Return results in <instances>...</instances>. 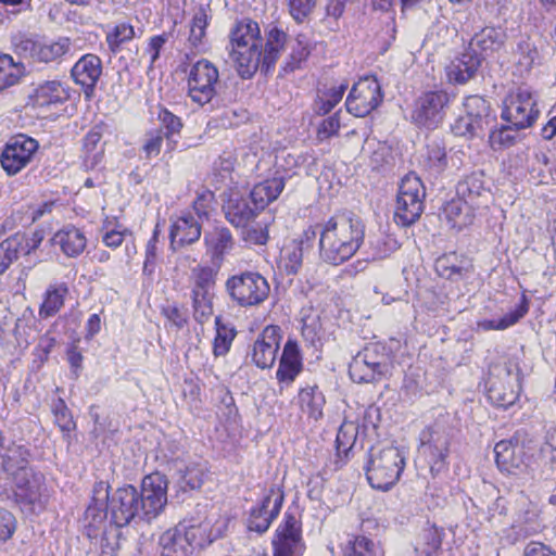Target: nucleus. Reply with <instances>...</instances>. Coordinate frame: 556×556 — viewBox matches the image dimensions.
I'll use <instances>...</instances> for the list:
<instances>
[{"label": "nucleus", "mask_w": 556, "mask_h": 556, "mask_svg": "<svg viewBox=\"0 0 556 556\" xmlns=\"http://www.w3.org/2000/svg\"><path fill=\"white\" fill-rule=\"evenodd\" d=\"M169 223V250L173 252L191 245L201 238V222L191 213L172 216Z\"/></svg>", "instance_id": "nucleus-19"}, {"label": "nucleus", "mask_w": 556, "mask_h": 556, "mask_svg": "<svg viewBox=\"0 0 556 556\" xmlns=\"http://www.w3.org/2000/svg\"><path fill=\"white\" fill-rule=\"evenodd\" d=\"M344 556H384V551L372 540L366 536H356L346 543Z\"/></svg>", "instance_id": "nucleus-45"}, {"label": "nucleus", "mask_w": 556, "mask_h": 556, "mask_svg": "<svg viewBox=\"0 0 556 556\" xmlns=\"http://www.w3.org/2000/svg\"><path fill=\"white\" fill-rule=\"evenodd\" d=\"M382 101L381 87L375 77L361 78L352 87L345 106L349 113L364 117L374 111Z\"/></svg>", "instance_id": "nucleus-17"}, {"label": "nucleus", "mask_w": 556, "mask_h": 556, "mask_svg": "<svg viewBox=\"0 0 556 556\" xmlns=\"http://www.w3.org/2000/svg\"><path fill=\"white\" fill-rule=\"evenodd\" d=\"M365 238V225L356 216L342 214L330 217L319 231L320 258L339 266L355 255Z\"/></svg>", "instance_id": "nucleus-3"}, {"label": "nucleus", "mask_w": 556, "mask_h": 556, "mask_svg": "<svg viewBox=\"0 0 556 556\" xmlns=\"http://www.w3.org/2000/svg\"><path fill=\"white\" fill-rule=\"evenodd\" d=\"M516 67L520 75L529 73L533 65L539 61V51L529 40H522L518 43L515 53Z\"/></svg>", "instance_id": "nucleus-47"}, {"label": "nucleus", "mask_w": 556, "mask_h": 556, "mask_svg": "<svg viewBox=\"0 0 556 556\" xmlns=\"http://www.w3.org/2000/svg\"><path fill=\"white\" fill-rule=\"evenodd\" d=\"M193 539L194 528L179 523L160 536L161 556H189L192 553Z\"/></svg>", "instance_id": "nucleus-23"}, {"label": "nucleus", "mask_w": 556, "mask_h": 556, "mask_svg": "<svg viewBox=\"0 0 556 556\" xmlns=\"http://www.w3.org/2000/svg\"><path fill=\"white\" fill-rule=\"evenodd\" d=\"M539 115L538 93L530 87L519 86L506 96L502 118L515 129L532 127Z\"/></svg>", "instance_id": "nucleus-5"}, {"label": "nucleus", "mask_w": 556, "mask_h": 556, "mask_svg": "<svg viewBox=\"0 0 556 556\" xmlns=\"http://www.w3.org/2000/svg\"><path fill=\"white\" fill-rule=\"evenodd\" d=\"M420 453L426 457L432 476H437L447 468L451 433L441 424H433L419 434Z\"/></svg>", "instance_id": "nucleus-9"}, {"label": "nucleus", "mask_w": 556, "mask_h": 556, "mask_svg": "<svg viewBox=\"0 0 556 556\" xmlns=\"http://www.w3.org/2000/svg\"><path fill=\"white\" fill-rule=\"evenodd\" d=\"M405 467V456L395 446L374 447L369 452L366 477L371 488L390 490L400 479Z\"/></svg>", "instance_id": "nucleus-4"}, {"label": "nucleus", "mask_w": 556, "mask_h": 556, "mask_svg": "<svg viewBox=\"0 0 556 556\" xmlns=\"http://www.w3.org/2000/svg\"><path fill=\"white\" fill-rule=\"evenodd\" d=\"M425 187L415 174L406 175L400 185L394 220L401 226H410L424 211Z\"/></svg>", "instance_id": "nucleus-8"}, {"label": "nucleus", "mask_w": 556, "mask_h": 556, "mask_svg": "<svg viewBox=\"0 0 556 556\" xmlns=\"http://www.w3.org/2000/svg\"><path fill=\"white\" fill-rule=\"evenodd\" d=\"M164 138V131L162 128L151 129L144 134L141 144V151L144 154V159L150 160L160 154Z\"/></svg>", "instance_id": "nucleus-58"}, {"label": "nucleus", "mask_w": 556, "mask_h": 556, "mask_svg": "<svg viewBox=\"0 0 556 556\" xmlns=\"http://www.w3.org/2000/svg\"><path fill=\"white\" fill-rule=\"evenodd\" d=\"M303 263V242L295 240L286 244L280 253V266L288 275H295Z\"/></svg>", "instance_id": "nucleus-42"}, {"label": "nucleus", "mask_w": 556, "mask_h": 556, "mask_svg": "<svg viewBox=\"0 0 556 556\" xmlns=\"http://www.w3.org/2000/svg\"><path fill=\"white\" fill-rule=\"evenodd\" d=\"M13 483L15 495L25 509L33 514H39L46 509L50 493L43 475L30 470L25 476H18Z\"/></svg>", "instance_id": "nucleus-15"}, {"label": "nucleus", "mask_w": 556, "mask_h": 556, "mask_svg": "<svg viewBox=\"0 0 556 556\" xmlns=\"http://www.w3.org/2000/svg\"><path fill=\"white\" fill-rule=\"evenodd\" d=\"M51 243L53 247H59L66 256L76 257L86 249L87 240L78 228L70 226L55 232Z\"/></svg>", "instance_id": "nucleus-32"}, {"label": "nucleus", "mask_w": 556, "mask_h": 556, "mask_svg": "<svg viewBox=\"0 0 556 556\" xmlns=\"http://www.w3.org/2000/svg\"><path fill=\"white\" fill-rule=\"evenodd\" d=\"M299 404L304 413L317 420L323 416L325 396L316 386L303 388L299 392Z\"/></svg>", "instance_id": "nucleus-39"}, {"label": "nucleus", "mask_w": 556, "mask_h": 556, "mask_svg": "<svg viewBox=\"0 0 556 556\" xmlns=\"http://www.w3.org/2000/svg\"><path fill=\"white\" fill-rule=\"evenodd\" d=\"M9 241H14V252L17 254V257L21 255H29L33 251H35L43 240V235L40 231H35L31 236L26 235H15L8 239Z\"/></svg>", "instance_id": "nucleus-56"}, {"label": "nucleus", "mask_w": 556, "mask_h": 556, "mask_svg": "<svg viewBox=\"0 0 556 556\" xmlns=\"http://www.w3.org/2000/svg\"><path fill=\"white\" fill-rule=\"evenodd\" d=\"M225 289L232 302L248 307L263 303L269 294L267 280L256 271H244L230 276Z\"/></svg>", "instance_id": "nucleus-7"}, {"label": "nucleus", "mask_w": 556, "mask_h": 556, "mask_svg": "<svg viewBox=\"0 0 556 556\" xmlns=\"http://www.w3.org/2000/svg\"><path fill=\"white\" fill-rule=\"evenodd\" d=\"M309 47L308 42L304 35H298L295 39V45L292 48V52L290 53L289 60L286 62L283 66L285 72H293L299 68L301 63L307 59L309 55Z\"/></svg>", "instance_id": "nucleus-53"}, {"label": "nucleus", "mask_w": 556, "mask_h": 556, "mask_svg": "<svg viewBox=\"0 0 556 556\" xmlns=\"http://www.w3.org/2000/svg\"><path fill=\"white\" fill-rule=\"evenodd\" d=\"M467 116L481 124L484 128L491 123L490 104L480 96H470L464 102Z\"/></svg>", "instance_id": "nucleus-46"}, {"label": "nucleus", "mask_w": 556, "mask_h": 556, "mask_svg": "<svg viewBox=\"0 0 556 556\" xmlns=\"http://www.w3.org/2000/svg\"><path fill=\"white\" fill-rule=\"evenodd\" d=\"M219 267L199 265L192 269V292L213 293Z\"/></svg>", "instance_id": "nucleus-44"}, {"label": "nucleus", "mask_w": 556, "mask_h": 556, "mask_svg": "<svg viewBox=\"0 0 556 556\" xmlns=\"http://www.w3.org/2000/svg\"><path fill=\"white\" fill-rule=\"evenodd\" d=\"M157 119L161 125L165 128L164 137L170 140L174 135L180 132L182 128L181 119L169 112L166 108H160L157 112Z\"/></svg>", "instance_id": "nucleus-63"}, {"label": "nucleus", "mask_w": 556, "mask_h": 556, "mask_svg": "<svg viewBox=\"0 0 556 556\" xmlns=\"http://www.w3.org/2000/svg\"><path fill=\"white\" fill-rule=\"evenodd\" d=\"M194 318L204 323L213 314V293L192 292Z\"/></svg>", "instance_id": "nucleus-59"}, {"label": "nucleus", "mask_w": 556, "mask_h": 556, "mask_svg": "<svg viewBox=\"0 0 556 556\" xmlns=\"http://www.w3.org/2000/svg\"><path fill=\"white\" fill-rule=\"evenodd\" d=\"M515 127L507 123L490 132L489 139L493 149H504L511 147L517 140V131Z\"/></svg>", "instance_id": "nucleus-57"}, {"label": "nucleus", "mask_w": 556, "mask_h": 556, "mask_svg": "<svg viewBox=\"0 0 556 556\" xmlns=\"http://www.w3.org/2000/svg\"><path fill=\"white\" fill-rule=\"evenodd\" d=\"M167 503V479L154 472L143 478L139 493L141 518L151 520L160 515Z\"/></svg>", "instance_id": "nucleus-18"}, {"label": "nucleus", "mask_w": 556, "mask_h": 556, "mask_svg": "<svg viewBox=\"0 0 556 556\" xmlns=\"http://www.w3.org/2000/svg\"><path fill=\"white\" fill-rule=\"evenodd\" d=\"M25 67L9 54H0V91L14 86L24 75Z\"/></svg>", "instance_id": "nucleus-41"}, {"label": "nucleus", "mask_w": 556, "mask_h": 556, "mask_svg": "<svg viewBox=\"0 0 556 556\" xmlns=\"http://www.w3.org/2000/svg\"><path fill=\"white\" fill-rule=\"evenodd\" d=\"M136 36L135 29L127 23L117 24L106 34V42L112 52H117L121 45L130 41Z\"/></svg>", "instance_id": "nucleus-52"}, {"label": "nucleus", "mask_w": 556, "mask_h": 556, "mask_svg": "<svg viewBox=\"0 0 556 556\" xmlns=\"http://www.w3.org/2000/svg\"><path fill=\"white\" fill-rule=\"evenodd\" d=\"M346 85L330 88L327 92L318 96L314 103V111L318 115L328 114L343 98Z\"/></svg>", "instance_id": "nucleus-50"}, {"label": "nucleus", "mask_w": 556, "mask_h": 556, "mask_svg": "<svg viewBox=\"0 0 556 556\" xmlns=\"http://www.w3.org/2000/svg\"><path fill=\"white\" fill-rule=\"evenodd\" d=\"M265 34L266 41L263 48L257 22L243 17L233 23L229 33L230 56L241 78H251L258 68L267 74L280 58L287 42V34L278 27H271Z\"/></svg>", "instance_id": "nucleus-1"}, {"label": "nucleus", "mask_w": 556, "mask_h": 556, "mask_svg": "<svg viewBox=\"0 0 556 556\" xmlns=\"http://www.w3.org/2000/svg\"><path fill=\"white\" fill-rule=\"evenodd\" d=\"M483 126L481 124L475 122L471 117L467 115L459 116L454 124L452 125V130L456 136H468V137H476L481 136L484 130Z\"/></svg>", "instance_id": "nucleus-61"}, {"label": "nucleus", "mask_w": 556, "mask_h": 556, "mask_svg": "<svg viewBox=\"0 0 556 556\" xmlns=\"http://www.w3.org/2000/svg\"><path fill=\"white\" fill-rule=\"evenodd\" d=\"M388 371L386 355L377 344H370L358 352L349 366L351 379L357 383H369L381 379Z\"/></svg>", "instance_id": "nucleus-13"}, {"label": "nucleus", "mask_w": 556, "mask_h": 556, "mask_svg": "<svg viewBox=\"0 0 556 556\" xmlns=\"http://www.w3.org/2000/svg\"><path fill=\"white\" fill-rule=\"evenodd\" d=\"M213 18V11L211 4L199 3L192 9L191 20L189 22V36L188 42L193 48H199L204 45L206 38V29Z\"/></svg>", "instance_id": "nucleus-29"}, {"label": "nucleus", "mask_w": 556, "mask_h": 556, "mask_svg": "<svg viewBox=\"0 0 556 556\" xmlns=\"http://www.w3.org/2000/svg\"><path fill=\"white\" fill-rule=\"evenodd\" d=\"M522 508L518 513V517L516 522L519 526H526L527 531H535L539 527L538 525V510L535 505L528 502L526 498H521Z\"/></svg>", "instance_id": "nucleus-64"}, {"label": "nucleus", "mask_w": 556, "mask_h": 556, "mask_svg": "<svg viewBox=\"0 0 556 556\" xmlns=\"http://www.w3.org/2000/svg\"><path fill=\"white\" fill-rule=\"evenodd\" d=\"M52 412L55 424L63 432H71L75 428L71 412L62 399H58L53 402Z\"/></svg>", "instance_id": "nucleus-62"}, {"label": "nucleus", "mask_w": 556, "mask_h": 556, "mask_svg": "<svg viewBox=\"0 0 556 556\" xmlns=\"http://www.w3.org/2000/svg\"><path fill=\"white\" fill-rule=\"evenodd\" d=\"M66 99L67 91L59 80L45 81L35 90V100L40 106L60 103Z\"/></svg>", "instance_id": "nucleus-40"}, {"label": "nucleus", "mask_w": 556, "mask_h": 556, "mask_svg": "<svg viewBox=\"0 0 556 556\" xmlns=\"http://www.w3.org/2000/svg\"><path fill=\"white\" fill-rule=\"evenodd\" d=\"M216 336L213 342V354L215 357L225 356L237 334L235 327L223 323L220 316L215 318Z\"/></svg>", "instance_id": "nucleus-43"}, {"label": "nucleus", "mask_w": 556, "mask_h": 556, "mask_svg": "<svg viewBox=\"0 0 556 556\" xmlns=\"http://www.w3.org/2000/svg\"><path fill=\"white\" fill-rule=\"evenodd\" d=\"M39 143L36 139L24 134L12 137L4 146L0 163L9 176H14L24 169L34 160Z\"/></svg>", "instance_id": "nucleus-16"}, {"label": "nucleus", "mask_w": 556, "mask_h": 556, "mask_svg": "<svg viewBox=\"0 0 556 556\" xmlns=\"http://www.w3.org/2000/svg\"><path fill=\"white\" fill-rule=\"evenodd\" d=\"M271 545L273 556H303L306 546L301 520L286 513L275 531Z\"/></svg>", "instance_id": "nucleus-14"}, {"label": "nucleus", "mask_w": 556, "mask_h": 556, "mask_svg": "<svg viewBox=\"0 0 556 556\" xmlns=\"http://www.w3.org/2000/svg\"><path fill=\"white\" fill-rule=\"evenodd\" d=\"M357 439V426L354 422H343L339 428L336 444L337 455L341 458L343 454L348 457L349 451L353 447Z\"/></svg>", "instance_id": "nucleus-51"}, {"label": "nucleus", "mask_w": 556, "mask_h": 556, "mask_svg": "<svg viewBox=\"0 0 556 556\" xmlns=\"http://www.w3.org/2000/svg\"><path fill=\"white\" fill-rule=\"evenodd\" d=\"M520 394L519 372L510 363L494 365L486 381L488 400L495 406L508 408Z\"/></svg>", "instance_id": "nucleus-6"}, {"label": "nucleus", "mask_w": 556, "mask_h": 556, "mask_svg": "<svg viewBox=\"0 0 556 556\" xmlns=\"http://www.w3.org/2000/svg\"><path fill=\"white\" fill-rule=\"evenodd\" d=\"M529 311L526 295H522L519 304L500 319H482L477 321V327L483 331L505 330L517 324Z\"/></svg>", "instance_id": "nucleus-36"}, {"label": "nucleus", "mask_w": 556, "mask_h": 556, "mask_svg": "<svg viewBox=\"0 0 556 556\" xmlns=\"http://www.w3.org/2000/svg\"><path fill=\"white\" fill-rule=\"evenodd\" d=\"M476 210L457 197L445 204L443 215L451 228L460 230L472 223Z\"/></svg>", "instance_id": "nucleus-34"}, {"label": "nucleus", "mask_w": 556, "mask_h": 556, "mask_svg": "<svg viewBox=\"0 0 556 556\" xmlns=\"http://www.w3.org/2000/svg\"><path fill=\"white\" fill-rule=\"evenodd\" d=\"M9 241H14V252L17 254V257L21 255H29L33 251H35L43 240V235L40 231H35L31 236L26 235H15L8 239Z\"/></svg>", "instance_id": "nucleus-55"}, {"label": "nucleus", "mask_w": 556, "mask_h": 556, "mask_svg": "<svg viewBox=\"0 0 556 556\" xmlns=\"http://www.w3.org/2000/svg\"><path fill=\"white\" fill-rule=\"evenodd\" d=\"M9 241H14V252L17 254V257L21 255H29L33 251H35L43 240V235L40 231H35L31 236L26 235H15L8 239Z\"/></svg>", "instance_id": "nucleus-54"}, {"label": "nucleus", "mask_w": 556, "mask_h": 556, "mask_svg": "<svg viewBox=\"0 0 556 556\" xmlns=\"http://www.w3.org/2000/svg\"><path fill=\"white\" fill-rule=\"evenodd\" d=\"M224 197L223 212L232 226L247 227L258 215L250 198L242 195L239 191L229 190L224 192Z\"/></svg>", "instance_id": "nucleus-22"}, {"label": "nucleus", "mask_w": 556, "mask_h": 556, "mask_svg": "<svg viewBox=\"0 0 556 556\" xmlns=\"http://www.w3.org/2000/svg\"><path fill=\"white\" fill-rule=\"evenodd\" d=\"M71 75L74 81L81 86L86 98H91L102 75V61L92 53L83 55L73 66Z\"/></svg>", "instance_id": "nucleus-24"}, {"label": "nucleus", "mask_w": 556, "mask_h": 556, "mask_svg": "<svg viewBox=\"0 0 556 556\" xmlns=\"http://www.w3.org/2000/svg\"><path fill=\"white\" fill-rule=\"evenodd\" d=\"M168 41V34L163 33L149 38L147 46L143 50L141 60L139 63L144 61L147 73L154 70L157 60L160 59L161 52Z\"/></svg>", "instance_id": "nucleus-49"}, {"label": "nucleus", "mask_w": 556, "mask_h": 556, "mask_svg": "<svg viewBox=\"0 0 556 556\" xmlns=\"http://www.w3.org/2000/svg\"><path fill=\"white\" fill-rule=\"evenodd\" d=\"M208 477L205 464L192 463L186 467L180 478V485L184 490H198Z\"/></svg>", "instance_id": "nucleus-48"}, {"label": "nucleus", "mask_w": 556, "mask_h": 556, "mask_svg": "<svg viewBox=\"0 0 556 556\" xmlns=\"http://www.w3.org/2000/svg\"><path fill=\"white\" fill-rule=\"evenodd\" d=\"M283 188L285 178L282 176H275L255 185L251 190L249 198L260 213L279 197Z\"/></svg>", "instance_id": "nucleus-31"}, {"label": "nucleus", "mask_w": 556, "mask_h": 556, "mask_svg": "<svg viewBox=\"0 0 556 556\" xmlns=\"http://www.w3.org/2000/svg\"><path fill=\"white\" fill-rule=\"evenodd\" d=\"M161 230L159 225L155 226L152 237L149 239L146 245V258L143 262L142 271L147 276H152L155 271L157 261V244L160 242Z\"/></svg>", "instance_id": "nucleus-60"}, {"label": "nucleus", "mask_w": 556, "mask_h": 556, "mask_svg": "<svg viewBox=\"0 0 556 556\" xmlns=\"http://www.w3.org/2000/svg\"><path fill=\"white\" fill-rule=\"evenodd\" d=\"M109 489L110 485L104 481L94 483L92 504L86 509L89 527L97 529L105 518H109L112 525L122 528L136 517L141 518L139 492L135 486L125 485L111 494Z\"/></svg>", "instance_id": "nucleus-2"}, {"label": "nucleus", "mask_w": 556, "mask_h": 556, "mask_svg": "<svg viewBox=\"0 0 556 556\" xmlns=\"http://www.w3.org/2000/svg\"><path fill=\"white\" fill-rule=\"evenodd\" d=\"M29 450L21 444H12L5 448L2 455V468L12 479L17 480L18 476H25L33 470L29 466Z\"/></svg>", "instance_id": "nucleus-30"}, {"label": "nucleus", "mask_w": 556, "mask_h": 556, "mask_svg": "<svg viewBox=\"0 0 556 556\" xmlns=\"http://www.w3.org/2000/svg\"><path fill=\"white\" fill-rule=\"evenodd\" d=\"M203 241L206 253L216 267H220L226 255L232 251L236 244L231 231L225 226H215L205 231Z\"/></svg>", "instance_id": "nucleus-25"}, {"label": "nucleus", "mask_w": 556, "mask_h": 556, "mask_svg": "<svg viewBox=\"0 0 556 556\" xmlns=\"http://www.w3.org/2000/svg\"><path fill=\"white\" fill-rule=\"evenodd\" d=\"M457 197L470 205L479 208L490 198V190L485 187L483 174L473 172L462 179L456 187Z\"/></svg>", "instance_id": "nucleus-27"}, {"label": "nucleus", "mask_w": 556, "mask_h": 556, "mask_svg": "<svg viewBox=\"0 0 556 556\" xmlns=\"http://www.w3.org/2000/svg\"><path fill=\"white\" fill-rule=\"evenodd\" d=\"M283 503V493L280 490L270 489L261 504L250 510L248 529L258 534L266 532L273 520L279 515Z\"/></svg>", "instance_id": "nucleus-20"}, {"label": "nucleus", "mask_w": 556, "mask_h": 556, "mask_svg": "<svg viewBox=\"0 0 556 556\" xmlns=\"http://www.w3.org/2000/svg\"><path fill=\"white\" fill-rule=\"evenodd\" d=\"M495 462L501 471L514 473L525 465V447L518 440H502L494 446Z\"/></svg>", "instance_id": "nucleus-26"}, {"label": "nucleus", "mask_w": 556, "mask_h": 556, "mask_svg": "<svg viewBox=\"0 0 556 556\" xmlns=\"http://www.w3.org/2000/svg\"><path fill=\"white\" fill-rule=\"evenodd\" d=\"M505 40V33L501 28L485 27L477 33L470 41L472 54H488L501 48Z\"/></svg>", "instance_id": "nucleus-35"}, {"label": "nucleus", "mask_w": 556, "mask_h": 556, "mask_svg": "<svg viewBox=\"0 0 556 556\" xmlns=\"http://www.w3.org/2000/svg\"><path fill=\"white\" fill-rule=\"evenodd\" d=\"M302 370V357L298 343L288 340L283 346L276 377L279 382L290 384Z\"/></svg>", "instance_id": "nucleus-28"}, {"label": "nucleus", "mask_w": 556, "mask_h": 556, "mask_svg": "<svg viewBox=\"0 0 556 556\" xmlns=\"http://www.w3.org/2000/svg\"><path fill=\"white\" fill-rule=\"evenodd\" d=\"M425 166L434 173L443 172L448 163L446 147L443 139L433 137L426 146Z\"/></svg>", "instance_id": "nucleus-38"}, {"label": "nucleus", "mask_w": 556, "mask_h": 556, "mask_svg": "<svg viewBox=\"0 0 556 556\" xmlns=\"http://www.w3.org/2000/svg\"><path fill=\"white\" fill-rule=\"evenodd\" d=\"M481 58L471 52L462 54L451 62L446 67V75L450 81L465 84L477 73Z\"/></svg>", "instance_id": "nucleus-33"}, {"label": "nucleus", "mask_w": 556, "mask_h": 556, "mask_svg": "<svg viewBox=\"0 0 556 556\" xmlns=\"http://www.w3.org/2000/svg\"><path fill=\"white\" fill-rule=\"evenodd\" d=\"M15 52L31 63L48 64L59 61L71 50L68 38H59L56 41L46 42L35 40L25 35H18L13 40Z\"/></svg>", "instance_id": "nucleus-11"}, {"label": "nucleus", "mask_w": 556, "mask_h": 556, "mask_svg": "<svg viewBox=\"0 0 556 556\" xmlns=\"http://www.w3.org/2000/svg\"><path fill=\"white\" fill-rule=\"evenodd\" d=\"M452 97L444 90L421 93L414 103L410 121L416 126L435 129L442 124Z\"/></svg>", "instance_id": "nucleus-10"}, {"label": "nucleus", "mask_w": 556, "mask_h": 556, "mask_svg": "<svg viewBox=\"0 0 556 556\" xmlns=\"http://www.w3.org/2000/svg\"><path fill=\"white\" fill-rule=\"evenodd\" d=\"M67 294L68 287L65 282L49 286L39 308L40 317L49 318L54 316L63 307Z\"/></svg>", "instance_id": "nucleus-37"}, {"label": "nucleus", "mask_w": 556, "mask_h": 556, "mask_svg": "<svg viewBox=\"0 0 556 556\" xmlns=\"http://www.w3.org/2000/svg\"><path fill=\"white\" fill-rule=\"evenodd\" d=\"M218 83V68L211 61L201 59L192 64L189 70L188 94L193 102L203 106L216 96Z\"/></svg>", "instance_id": "nucleus-12"}, {"label": "nucleus", "mask_w": 556, "mask_h": 556, "mask_svg": "<svg viewBox=\"0 0 556 556\" xmlns=\"http://www.w3.org/2000/svg\"><path fill=\"white\" fill-rule=\"evenodd\" d=\"M280 340V328L278 326L265 327L252 346V362L261 369L270 368L277 358Z\"/></svg>", "instance_id": "nucleus-21"}]
</instances>
